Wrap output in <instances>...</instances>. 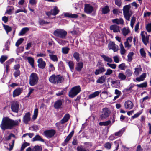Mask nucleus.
I'll return each instance as SVG.
<instances>
[{"mask_svg":"<svg viewBox=\"0 0 151 151\" xmlns=\"http://www.w3.org/2000/svg\"><path fill=\"white\" fill-rule=\"evenodd\" d=\"M102 110V113L100 116V118L101 119H103L109 116L111 111L107 108H103Z\"/></svg>","mask_w":151,"mask_h":151,"instance_id":"obj_7","label":"nucleus"},{"mask_svg":"<svg viewBox=\"0 0 151 151\" xmlns=\"http://www.w3.org/2000/svg\"><path fill=\"white\" fill-rule=\"evenodd\" d=\"M31 119L30 114L28 112L25 114L23 118V122L25 124H27Z\"/></svg>","mask_w":151,"mask_h":151,"instance_id":"obj_14","label":"nucleus"},{"mask_svg":"<svg viewBox=\"0 0 151 151\" xmlns=\"http://www.w3.org/2000/svg\"><path fill=\"white\" fill-rule=\"evenodd\" d=\"M125 73L126 76H127V77L130 76L132 75L131 70L129 69H127L125 72Z\"/></svg>","mask_w":151,"mask_h":151,"instance_id":"obj_58","label":"nucleus"},{"mask_svg":"<svg viewBox=\"0 0 151 151\" xmlns=\"http://www.w3.org/2000/svg\"><path fill=\"white\" fill-rule=\"evenodd\" d=\"M38 109H35L34 113V114L33 115V117H32V119L33 120L35 119L38 115Z\"/></svg>","mask_w":151,"mask_h":151,"instance_id":"obj_46","label":"nucleus"},{"mask_svg":"<svg viewBox=\"0 0 151 151\" xmlns=\"http://www.w3.org/2000/svg\"><path fill=\"white\" fill-rule=\"evenodd\" d=\"M125 130V128H124L122 129L121 130H119L117 132H116L115 133V135L116 136L120 137L121 136L123 132Z\"/></svg>","mask_w":151,"mask_h":151,"instance_id":"obj_38","label":"nucleus"},{"mask_svg":"<svg viewBox=\"0 0 151 151\" xmlns=\"http://www.w3.org/2000/svg\"><path fill=\"white\" fill-rule=\"evenodd\" d=\"M83 63L82 62H79L77 63L76 67V70L80 71L83 67Z\"/></svg>","mask_w":151,"mask_h":151,"instance_id":"obj_28","label":"nucleus"},{"mask_svg":"<svg viewBox=\"0 0 151 151\" xmlns=\"http://www.w3.org/2000/svg\"><path fill=\"white\" fill-rule=\"evenodd\" d=\"M21 122V119L14 120L9 117H5L3 118L0 125L1 129L4 130L7 129H12L14 126H17Z\"/></svg>","mask_w":151,"mask_h":151,"instance_id":"obj_1","label":"nucleus"},{"mask_svg":"<svg viewBox=\"0 0 151 151\" xmlns=\"http://www.w3.org/2000/svg\"><path fill=\"white\" fill-rule=\"evenodd\" d=\"M111 123L110 120H108L107 121L101 122L99 123V125L100 126H107L110 124Z\"/></svg>","mask_w":151,"mask_h":151,"instance_id":"obj_42","label":"nucleus"},{"mask_svg":"<svg viewBox=\"0 0 151 151\" xmlns=\"http://www.w3.org/2000/svg\"><path fill=\"white\" fill-rule=\"evenodd\" d=\"M81 91V88L79 86L73 87L69 92V96L73 98L77 95Z\"/></svg>","mask_w":151,"mask_h":151,"instance_id":"obj_4","label":"nucleus"},{"mask_svg":"<svg viewBox=\"0 0 151 151\" xmlns=\"http://www.w3.org/2000/svg\"><path fill=\"white\" fill-rule=\"evenodd\" d=\"M42 147L37 145L35 146L32 149V151H42Z\"/></svg>","mask_w":151,"mask_h":151,"instance_id":"obj_40","label":"nucleus"},{"mask_svg":"<svg viewBox=\"0 0 151 151\" xmlns=\"http://www.w3.org/2000/svg\"><path fill=\"white\" fill-rule=\"evenodd\" d=\"M68 64L70 70H72L74 69V64L72 61H69Z\"/></svg>","mask_w":151,"mask_h":151,"instance_id":"obj_51","label":"nucleus"},{"mask_svg":"<svg viewBox=\"0 0 151 151\" xmlns=\"http://www.w3.org/2000/svg\"><path fill=\"white\" fill-rule=\"evenodd\" d=\"M147 86V83L145 82L140 84H137L136 86L139 88H145Z\"/></svg>","mask_w":151,"mask_h":151,"instance_id":"obj_50","label":"nucleus"},{"mask_svg":"<svg viewBox=\"0 0 151 151\" xmlns=\"http://www.w3.org/2000/svg\"><path fill=\"white\" fill-rule=\"evenodd\" d=\"M146 73H143L142 75L140 76L137 77L136 79V80L140 82L144 80L145 78L146 77Z\"/></svg>","mask_w":151,"mask_h":151,"instance_id":"obj_24","label":"nucleus"},{"mask_svg":"<svg viewBox=\"0 0 151 151\" xmlns=\"http://www.w3.org/2000/svg\"><path fill=\"white\" fill-rule=\"evenodd\" d=\"M108 47L109 49H112L114 52H116L118 50V46L116 45L114 42H110L108 44Z\"/></svg>","mask_w":151,"mask_h":151,"instance_id":"obj_12","label":"nucleus"},{"mask_svg":"<svg viewBox=\"0 0 151 151\" xmlns=\"http://www.w3.org/2000/svg\"><path fill=\"white\" fill-rule=\"evenodd\" d=\"M69 50L70 49L67 47H63L62 49V52L64 54H68Z\"/></svg>","mask_w":151,"mask_h":151,"instance_id":"obj_45","label":"nucleus"},{"mask_svg":"<svg viewBox=\"0 0 151 151\" xmlns=\"http://www.w3.org/2000/svg\"><path fill=\"white\" fill-rule=\"evenodd\" d=\"M122 32L123 35L125 36L130 32V31L128 28L124 27L122 29Z\"/></svg>","mask_w":151,"mask_h":151,"instance_id":"obj_30","label":"nucleus"},{"mask_svg":"<svg viewBox=\"0 0 151 151\" xmlns=\"http://www.w3.org/2000/svg\"><path fill=\"white\" fill-rule=\"evenodd\" d=\"M29 145V144L28 143L25 142V143H23L22 146L21 150H24L27 146H28Z\"/></svg>","mask_w":151,"mask_h":151,"instance_id":"obj_59","label":"nucleus"},{"mask_svg":"<svg viewBox=\"0 0 151 151\" xmlns=\"http://www.w3.org/2000/svg\"><path fill=\"white\" fill-rule=\"evenodd\" d=\"M70 118V115L68 114H65L63 118L60 121L61 124H64L67 122Z\"/></svg>","mask_w":151,"mask_h":151,"instance_id":"obj_21","label":"nucleus"},{"mask_svg":"<svg viewBox=\"0 0 151 151\" xmlns=\"http://www.w3.org/2000/svg\"><path fill=\"white\" fill-rule=\"evenodd\" d=\"M65 17L70 18H77L78 17V15L75 14H72L69 13H66L64 14Z\"/></svg>","mask_w":151,"mask_h":151,"instance_id":"obj_25","label":"nucleus"},{"mask_svg":"<svg viewBox=\"0 0 151 151\" xmlns=\"http://www.w3.org/2000/svg\"><path fill=\"white\" fill-rule=\"evenodd\" d=\"M124 106L126 109H131L132 108V102L130 101H127L125 103Z\"/></svg>","mask_w":151,"mask_h":151,"instance_id":"obj_20","label":"nucleus"},{"mask_svg":"<svg viewBox=\"0 0 151 151\" xmlns=\"http://www.w3.org/2000/svg\"><path fill=\"white\" fill-rule=\"evenodd\" d=\"M132 88V86H130L129 87H128L127 88L125 89L124 91L126 93H129L131 92V90Z\"/></svg>","mask_w":151,"mask_h":151,"instance_id":"obj_52","label":"nucleus"},{"mask_svg":"<svg viewBox=\"0 0 151 151\" xmlns=\"http://www.w3.org/2000/svg\"><path fill=\"white\" fill-rule=\"evenodd\" d=\"M24 39L22 38H20L19 39L16 43L15 45L17 47H18L21 44L23 41H24Z\"/></svg>","mask_w":151,"mask_h":151,"instance_id":"obj_49","label":"nucleus"},{"mask_svg":"<svg viewBox=\"0 0 151 151\" xmlns=\"http://www.w3.org/2000/svg\"><path fill=\"white\" fill-rule=\"evenodd\" d=\"M113 23L117 24H122L124 23V21L122 18L116 19L112 20Z\"/></svg>","mask_w":151,"mask_h":151,"instance_id":"obj_23","label":"nucleus"},{"mask_svg":"<svg viewBox=\"0 0 151 151\" xmlns=\"http://www.w3.org/2000/svg\"><path fill=\"white\" fill-rule=\"evenodd\" d=\"M29 3L32 6L35 5L37 3V0H29Z\"/></svg>","mask_w":151,"mask_h":151,"instance_id":"obj_60","label":"nucleus"},{"mask_svg":"<svg viewBox=\"0 0 151 151\" xmlns=\"http://www.w3.org/2000/svg\"><path fill=\"white\" fill-rule=\"evenodd\" d=\"M20 75V71L19 70H16L14 72V75L15 78L17 77Z\"/></svg>","mask_w":151,"mask_h":151,"instance_id":"obj_63","label":"nucleus"},{"mask_svg":"<svg viewBox=\"0 0 151 151\" xmlns=\"http://www.w3.org/2000/svg\"><path fill=\"white\" fill-rule=\"evenodd\" d=\"M44 133L47 137L51 138L56 133V131L54 129H50L45 131Z\"/></svg>","mask_w":151,"mask_h":151,"instance_id":"obj_9","label":"nucleus"},{"mask_svg":"<svg viewBox=\"0 0 151 151\" xmlns=\"http://www.w3.org/2000/svg\"><path fill=\"white\" fill-rule=\"evenodd\" d=\"M105 71L106 70L104 68V67H101L96 70L95 72V74L96 75H98L102 73L105 72Z\"/></svg>","mask_w":151,"mask_h":151,"instance_id":"obj_26","label":"nucleus"},{"mask_svg":"<svg viewBox=\"0 0 151 151\" xmlns=\"http://www.w3.org/2000/svg\"><path fill=\"white\" fill-rule=\"evenodd\" d=\"M38 66L39 68L41 69H44L46 66V63L45 62L43 61L42 58H40L37 60Z\"/></svg>","mask_w":151,"mask_h":151,"instance_id":"obj_15","label":"nucleus"},{"mask_svg":"<svg viewBox=\"0 0 151 151\" xmlns=\"http://www.w3.org/2000/svg\"><path fill=\"white\" fill-rule=\"evenodd\" d=\"M27 59L29 63L30 64V65L32 68L34 67V59L33 58L31 57H28L27 58Z\"/></svg>","mask_w":151,"mask_h":151,"instance_id":"obj_36","label":"nucleus"},{"mask_svg":"<svg viewBox=\"0 0 151 151\" xmlns=\"http://www.w3.org/2000/svg\"><path fill=\"white\" fill-rule=\"evenodd\" d=\"M39 78L37 75L35 73H32L29 76V84L32 86H35L37 84Z\"/></svg>","mask_w":151,"mask_h":151,"instance_id":"obj_5","label":"nucleus"},{"mask_svg":"<svg viewBox=\"0 0 151 151\" xmlns=\"http://www.w3.org/2000/svg\"><path fill=\"white\" fill-rule=\"evenodd\" d=\"M74 133V131H72L67 136L64 142L63 143L62 145L63 146H65L66 145L67 143L69 142L70 139L73 136Z\"/></svg>","mask_w":151,"mask_h":151,"instance_id":"obj_16","label":"nucleus"},{"mask_svg":"<svg viewBox=\"0 0 151 151\" xmlns=\"http://www.w3.org/2000/svg\"><path fill=\"white\" fill-rule=\"evenodd\" d=\"M63 79V77L60 75L56 76L53 74L50 76L49 78L50 82L52 83L56 84L61 83Z\"/></svg>","mask_w":151,"mask_h":151,"instance_id":"obj_2","label":"nucleus"},{"mask_svg":"<svg viewBox=\"0 0 151 151\" xmlns=\"http://www.w3.org/2000/svg\"><path fill=\"white\" fill-rule=\"evenodd\" d=\"M11 107L12 111L13 112L17 113L18 112L19 105L16 101L13 102L11 105Z\"/></svg>","mask_w":151,"mask_h":151,"instance_id":"obj_10","label":"nucleus"},{"mask_svg":"<svg viewBox=\"0 0 151 151\" xmlns=\"http://www.w3.org/2000/svg\"><path fill=\"white\" fill-rule=\"evenodd\" d=\"M37 57H45L46 56V53L45 52H40L37 55Z\"/></svg>","mask_w":151,"mask_h":151,"instance_id":"obj_55","label":"nucleus"},{"mask_svg":"<svg viewBox=\"0 0 151 151\" xmlns=\"http://www.w3.org/2000/svg\"><path fill=\"white\" fill-rule=\"evenodd\" d=\"M62 100L59 99L57 101L55 102L54 104V107L56 109H59L61 108L62 105Z\"/></svg>","mask_w":151,"mask_h":151,"instance_id":"obj_19","label":"nucleus"},{"mask_svg":"<svg viewBox=\"0 0 151 151\" xmlns=\"http://www.w3.org/2000/svg\"><path fill=\"white\" fill-rule=\"evenodd\" d=\"M8 57L6 55H2L0 58V62L3 63L7 59Z\"/></svg>","mask_w":151,"mask_h":151,"instance_id":"obj_47","label":"nucleus"},{"mask_svg":"<svg viewBox=\"0 0 151 151\" xmlns=\"http://www.w3.org/2000/svg\"><path fill=\"white\" fill-rule=\"evenodd\" d=\"M135 70L134 74L136 76L138 75L142 71V69L140 66L138 68H135Z\"/></svg>","mask_w":151,"mask_h":151,"instance_id":"obj_44","label":"nucleus"},{"mask_svg":"<svg viewBox=\"0 0 151 151\" xmlns=\"http://www.w3.org/2000/svg\"><path fill=\"white\" fill-rule=\"evenodd\" d=\"M84 11L86 13L90 14L94 11V8L90 4H86L84 5Z\"/></svg>","mask_w":151,"mask_h":151,"instance_id":"obj_8","label":"nucleus"},{"mask_svg":"<svg viewBox=\"0 0 151 151\" xmlns=\"http://www.w3.org/2000/svg\"><path fill=\"white\" fill-rule=\"evenodd\" d=\"M101 56L104 59L105 61L110 63H111L112 62V59L107 56L103 55H101Z\"/></svg>","mask_w":151,"mask_h":151,"instance_id":"obj_32","label":"nucleus"},{"mask_svg":"<svg viewBox=\"0 0 151 151\" xmlns=\"http://www.w3.org/2000/svg\"><path fill=\"white\" fill-rule=\"evenodd\" d=\"M120 52L122 55H124L125 52L126 50L125 49L123 44L121 43L120 45Z\"/></svg>","mask_w":151,"mask_h":151,"instance_id":"obj_43","label":"nucleus"},{"mask_svg":"<svg viewBox=\"0 0 151 151\" xmlns=\"http://www.w3.org/2000/svg\"><path fill=\"white\" fill-rule=\"evenodd\" d=\"M131 8L130 5H126L124 7L123 9L124 16L127 20H129L130 17L132 15V13L129 11V9Z\"/></svg>","mask_w":151,"mask_h":151,"instance_id":"obj_6","label":"nucleus"},{"mask_svg":"<svg viewBox=\"0 0 151 151\" xmlns=\"http://www.w3.org/2000/svg\"><path fill=\"white\" fill-rule=\"evenodd\" d=\"M106 77L105 75L102 76L98 78L96 82L99 83H103L106 81Z\"/></svg>","mask_w":151,"mask_h":151,"instance_id":"obj_22","label":"nucleus"},{"mask_svg":"<svg viewBox=\"0 0 151 151\" xmlns=\"http://www.w3.org/2000/svg\"><path fill=\"white\" fill-rule=\"evenodd\" d=\"M120 83V82L117 80H115L114 81L113 80L111 82V85L113 87L117 88L119 86Z\"/></svg>","mask_w":151,"mask_h":151,"instance_id":"obj_27","label":"nucleus"},{"mask_svg":"<svg viewBox=\"0 0 151 151\" xmlns=\"http://www.w3.org/2000/svg\"><path fill=\"white\" fill-rule=\"evenodd\" d=\"M33 141H40L41 142H44V140L39 135H37L33 138Z\"/></svg>","mask_w":151,"mask_h":151,"instance_id":"obj_39","label":"nucleus"},{"mask_svg":"<svg viewBox=\"0 0 151 151\" xmlns=\"http://www.w3.org/2000/svg\"><path fill=\"white\" fill-rule=\"evenodd\" d=\"M49 56L51 60L54 62H57L58 61V57L56 55L53 54H49Z\"/></svg>","mask_w":151,"mask_h":151,"instance_id":"obj_34","label":"nucleus"},{"mask_svg":"<svg viewBox=\"0 0 151 151\" xmlns=\"http://www.w3.org/2000/svg\"><path fill=\"white\" fill-rule=\"evenodd\" d=\"M67 33L65 30L61 29H57L53 32V35L55 37L62 39L65 38Z\"/></svg>","mask_w":151,"mask_h":151,"instance_id":"obj_3","label":"nucleus"},{"mask_svg":"<svg viewBox=\"0 0 151 151\" xmlns=\"http://www.w3.org/2000/svg\"><path fill=\"white\" fill-rule=\"evenodd\" d=\"M127 57V61L129 62H131L132 60V52L129 53Z\"/></svg>","mask_w":151,"mask_h":151,"instance_id":"obj_61","label":"nucleus"},{"mask_svg":"<svg viewBox=\"0 0 151 151\" xmlns=\"http://www.w3.org/2000/svg\"><path fill=\"white\" fill-rule=\"evenodd\" d=\"M146 28L148 32H151V23H148L146 25Z\"/></svg>","mask_w":151,"mask_h":151,"instance_id":"obj_54","label":"nucleus"},{"mask_svg":"<svg viewBox=\"0 0 151 151\" xmlns=\"http://www.w3.org/2000/svg\"><path fill=\"white\" fill-rule=\"evenodd\" d=\"M110 11L109 7L106 6L102 8V14H106L108 13Z\"/></svg>","mask_w":151,"mask_h":151,"instance_id":"obj_31","label":"nucleus"},{"mask_svg":"<svg viewBox=\"0 0 151 151\" xmlns=\"http://www.w3.org/2000/svg\"><path fill=\"white\" fill-rule=\"evenodd\" d=\"M111 143L108 142L106 143L104 145V147L107 149H110L111 146Z\"/></svg>","mask_w":151,"mask_h":151,"instance_id":"obj_53","label":"nucleus"},{"mask_svg":"<svg viewBox=\"0 0 151 151\" xmlns=\"http://www.w3.org/2000/svg\"><path fill=\"white\" fill-rule=\"evenodd\" d=\"M73 57L76 60L77 62L80 60L79 54L78 52H75L73 55Z\"/></svg>","mask_w":151,"mask_h":151,"instance_id":"obj_48","label":"nucleus"},{"mask_svg":"<svg viewBox=\"0 0 151 151\" xmlns=\"http://www.w3.org/2000/svg\"><path fill=\"white\" fill-rule=\"evenodd\" d=\"M113 73V70L110 69H108L107 70L106 73H105V75L106 76L110 75Z\"/></svg>","mask_w":151,"mask_h":151,"instance_id":"obj_62","label":"nucleus"},{"mask_svg":"<svg viewBox=\"0 0 151 151\" xmlns=\"http://www.w3.org/2000/svg\"><path fill=\"white\" fill-rule=\"evenodd\" d=\"M145 33L147 34L146 33H145L144 32H142L141 35L143 42L145 45H147L149 42V36H146L145 37Z\"/></svg>","mask_w":151,"mask_h":151,"instance_id":"obj_13","label":"nucleus"},{"mask_svg":"<svg viewBox=\"0 0 151 151\" xmlns=\"http://www.w3.org/2000/svg\"><path fill=\"white\" fill-rule=\"evenodd\" d=\"M126 67L125 64L124 63H122L118 66L119 68L121 70H124Z\"/></svg>","mask_w":151,"mask_h":151,"instance_id":"obj_57","label":"nucleus"},{"mask_svg":"<svg viewBox=\"0 0 151 151\" xmlns=\"http://www.w3.org/2000/svg\"><path fill=\"white\" fill-rule=\"evenodd\" d=\"M118 77L121 80L123 81L126 79V76L123 73H120L119 74L118 76Z\"/></svg>","mask_w":151,"mask_h":151,"instance_id":"obj_37","label":"nucleus"},{"mask_svg":"<svg viewBox=\"0 0 151 151\" xmlns=\"http://www.w3.org/2000/svg\"><path fill=\"white\" fill-rule=\"evenodd\" d=\"M140 53L141 55L144 57H145L146 56V53L143 48L141 49L140 50Z\"/></svg>","mask_w":151,"mask_h":151,"instance_id":"obj_56","label":"nucleus"},{"mask_svg":"<svg viewBox=\"0 0 151 151\" xmlns=\"http://www.w3.org/2000/svg\"><path fill=\"white\" fill-rule=\"evenodd\" d=\"M77 149V151H87L84 148H83L81 146H78Z\"/></svg>","mask_w":151,"mask_h":151,"instance_id":"obj_64","label":"nucleus"},{"mask_svg":"<svg viewBox=\"0 0 151 151\" xmlns=\"http://www.w3.org/2000/svg\"><path fill=\"white\" fill-rule=\"evenodd\" d=\"M51 11L52 15L54 16L57 15L59 12V10L57 6L54 7Z\"/></svg>","mask_w":151,"mask_h":151,"instance_id":"obj_29","label":"nucleus"},{"mask_svg":"<svg viewBox=\"0 0 151 151\" xmlns=\"http://www.w3.org/2000/svg\"><path fill=\"white\" fill-rule=\"evenodd\" d=\"M3 26L7 34H8L9 32H10L12 30V28L11 27L5 24H3Z\"/></svg>","mask_w":151,"mask_h":151,"instance_id":"obj_41","label":"nucleus"},{"mask_svg":"<svg viewBox=\"0 0 151 151\" xmlns=\"http://www.w3.org/2000/svg\"><path fill=\"white\" fill-rule=\"evenodd\" d=\"M110 29L112 30L114 32H120L119 27L116 25H113L110 27Z\"/></svg>","mask_w":151,"mask_h":151,"instance_id":"obj_18","label":"nucleus"},{"mask_svg":"<svg viewBox=\"0 0 151 151\" xmlns=\"http://www.w3.org/2000/svg\"><path fill=\"white\" fill-rule=\"evenodd\" d=\"M29 30L28 28L26 27L23 28L19 33V35H22L27 33Z\"/></svg>","mask_w":151,"mask_h":151,"instance_id":"obj_33","label":"nucleus"},{"mask_svg":"<svg viewBox=\"0 0 151 151\" xmlns=\"http://www.w3.org/2000/svg\"><path fill=\"white\" fill-rule=\"evenodd\" d=\"M100 93V92L99 91H95L93 93L90 94L89 96V98L91 99L99 95Z\"/></svg>","mask_w":151,"mask_h":151,"instance_id":"obj_35","label":"nucleus"},{"mask_svg":"<svg viewBox=\"0 0 151 151\" xmlns=\"http://www.w3.org/2000/svg\"><path fill=\"white\" fill-rule=\"evenodd\" d=\"M22 91L23 90L22 88H19L16 89L13 92V97H15L19 95L22 92Z\"/></svg>","mask_w":151,"mask_h":151,"instance_id":"obj_17","label":"nucleus"},{"mask_svg":"<svg viewBox=\"0 0 151 151\" xmlns=\"http://www.w3.org/2000/svg\"><path fill=\"white\" fill-rule=\"evenodd\" d=\"M14 60V59L13 58L10 59L4 63V67L7 73H8L9 71V65L11 63L13 62Z\"/></svg>","mask_w":151,"mask_h":151,"instance_id":"obj_11","label":"nucleus"}]
</instances>
